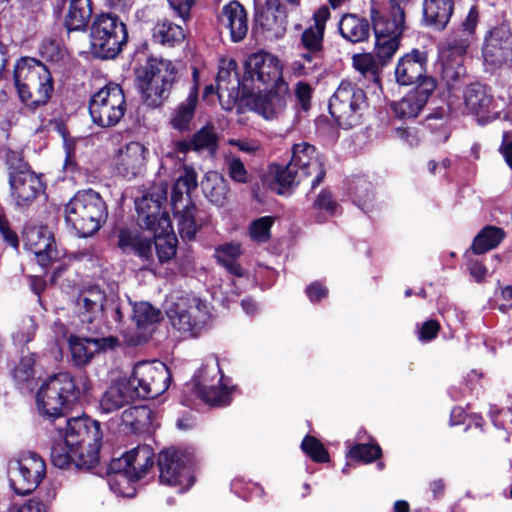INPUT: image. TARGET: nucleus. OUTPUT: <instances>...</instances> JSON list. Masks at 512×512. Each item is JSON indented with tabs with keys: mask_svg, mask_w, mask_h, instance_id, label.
<instances>
[{
	"mask_svg": "<svg viewBox=\"0 0 512 512\" xmlns=\"http://www.w3.org/2000/svg\"><path fill=\"white\" fill-rule=\"evenodd\" d=\"M106 295L98 286L83 290L76 301L80 321L89 332H97L102 320Z\"/></svg>",
	"mask_w": 512,
	"mask_h": 512,
	"instance_id": "4be33fe9",
	"label": "nucleus"
},
{
	"mask_svg": "<svg viewBox=\"0 0 512 512\" xmlns=\"http://www.w3.org/2000/svg\"><path fill=\"white\" fill-rule=\"evenodd\" d=\"M355 197L357 205L365 212H368V206L373 199L371 183L360 180L355 186Z\"/></svg>",
	"mask_w": 512,
	"mask_h": 512,
	"instance_id": "052dcab7",
	"label": "nucleus"
},
{
	"mask_svg": "<svg viewBox=\"0 0 512 512\" xmlns=\"http://www.w3.org/2000/svg\"><path fill=\"white\" fill-rule=\"evenodd\" d=\"M167 193V185L160 183L136 200L135 205L140 227H144L146 230L155 229L160 218L164 216L169 217L168 213L163 210V204L167 200Z\"/></svg>",
	"mask_w": 512,
	"mask_h": 512,
	"instance_id": "a211bd4d",
	"label": "nucleus"
},
{
	"mask_svg": "<svg viewBox=\"0 0 512 512\" xmlns=\"http://www.w3.org/2000/svg\"><path fill=\"white\" fill-rule=\"evenodd\" d=\"M148 149L140 142H129L122 147L116 158V169L128 179L140 175L146 165Z\"/></svg>",
	"mask_w": 512,
	"mask_h": 512,
	"instance_id": "cd10ccee",
	"label": "nucleus"
},
{
	"mask_svg": "<svg viewBox=\"0 0 512 512\" xmlns=\"http://www.w3.org/2000/svg\"><path fill=\"white\" fill-rule=\"evenodd\" d=\"M425 56L422 52L413 51L411 54H407L402 57L395 69L396 81L400 85H412L421 80L426 79L425 77Z\"/></svg>",
	"mask_w": 512,
	"mask_h": 512,
	"instance_id": "473e14b6",
	"label": "nucleus"
},
{
	"mask_svg": "<svg viewBox=\"0 0 512 512\" xmlns=\"http://www.w3.org/2000/svg\"><path fill=\"white\" fill-rule=\"evenodd\" d=\"M202 189L207 199L216 206H223L226 203L229 185L218 173H207L202 181Z\"/></svg>",
	"mask_w": 512,
	"mask_h": 512,
	"instance_id": "a19ab883",
	"label": "nucleus"
},
{
	"mask_svg": "<svg viewBox=\"0 0 512 512\" xmlns=\"http://www.w3.org/2000/svg\"><path fill=\"white\" fill-rule=\"evenodd\" d=\"M340 35L351 43L366 41L370 35V24L367 19L356 14H345L338 23Z\"/></svg>",
	"mask_w": 512,
	"mask_h": 512,
	"instance_id": "e433bc0d",
	"label": "nucleus"
},
{
	"mask_svg": "<svg viewBox=\"0 0 512 512\" xmlns=\"http://www.w3.org/2000/svg\"><path fill=\"white\" fill-rule=\"evenodd\" d=\"M135 398L137 397L127 378H122L105 391L100 400V409L104 413H111L122 408Z\"/></svg>",
	"mask_w": 512,
	"mask_h": 512,
	"instance_id": "c9c22d12",
	"label": "nucleus"
},
{
	"mask_svg": "<svg viewBox=\"0 0 512 512\" xmlns=\"http://www.w3.org/2000/svg\"><path fill=\"white\" fill-rule=\"evenodd\" d=\"M273 173L270 187L277 194L283 195L288 189L308 177H313L312 188L317 187L325 177L321 157L316 148L307 142L297 143L292 148V158L286 167L277 166Z\"/></svg>",
	"mask_w": 512,
	"mask_h": 512,
	"instance_id": "f257e3e1",
	"label": "nucleus"
},
{
	"mask_svg": "<svg viewBox=\"0 0 512 512\" xmlns=\"http://www.w3.org/2000/svg\"><path fill=\"white\" fill-rule=\"evenodd\" d=\"M228 144L236 146L240 151L253 155L261 150V144L253 139H229Z\"/></svg>",
	"mask_w": 512,
	"mask_h": 512,
	"instance_id": "69168bd1",
	"label": "nucleus"
},
{
	"mask_svg": "<svg viewBox=\"0 0 512 512\" xmlns=\"http://www.w3.org/2000/svg\"><path fill=\"white\" fill-rule=\"evenodd\" d=\"M382 450H347L346 465L342 472H347V467L369 464L381 457Z\"/></svg>",
	"mask_w": 512,
	"mask_h": 512,
	"instance_id": "5fc2aeb1",
	"label": "nucleus"
},
{
	"mask_svg": "<svg viewBox=\"0 0 512 512\" xmlns=\"http://www.w3.org/2000/svg\"><path fill=\"white\" fill-rule=\"evenodd\" d=\"M157 467L160 482L169 486H181L182 492L195 482L191 463L183 450H160Z\"/></svg>",
	"mask_w": 512,
	"mask_h": 512,
	"instance_id": "4468645a",
	"label": "nucleus"
},
{
	"mask_svg": "<svg viewBox=\"0 0 512 512\" xmlns=\"http://www.w3.org/2000/svg\"><path fill=\"white\" fill-rule=\"evenodd\" d=\"M220 24L227 28L233 42L242 41L248 32V18L245 8L237 1L224 5L219 15Z\"/></svg>",
	"mask_w": 512,
	"mask_h": 512,
	"instance_id": "7c9ffc66",
	"label": "nucleus"
},
{
	"mask_svg": "<svg viewBox=\"0 0 512 512\" xmlns=\"http://www.w3.org/2000/svg\"><path fill=\"white\" fill-rule=\"evenodd\" d=\"M151 422V410L147 406H132L123 411L121 425L125 432H139Z\"/></svg>",
	"mask_w": 512,
	"mask_h": 512,
	"instance_id": "37998d69",
	"label": "nucleus"
},
{
	"mask_svg": "<svg viewBox=\"0 0 512 512\" xmlns=\"http://www.w3.org/2000/svg\"><path fill=\"white\" fill-rule=\"evenodd\" d=\"M108 485L111 491L117 496L131 498L136 494L135 483L136 479L130 478L125 471L113 472L108 465Z\"/></svg>",
	"mask_w": 512,
	"mask_h": 512,
	"instance_id": "09e8293b",
	"label": "nucleus"
},
{
	"mask_svg": "<svg viewBox=\"0 0 512 512\" xmlns=\"http://www.w3.org/2000/svg\"><path fill=\"white\" fill-rule=\"evenodd\" d=\"M237 63L235 60H229L224 62L218 71L216 83H217V95L220 101H223L227 97V109L237 100L239 96L240 87L242 82L239 79L236 71Z\"/></svg>",
	"mask_w": 512,
	"mask_h": 512,
	"instance_id": "2f4dec72",
	"label": "nucleus"
},
{
	"mask_svg": "<svg viewBox=\"0 0 512 512\" xmlns=\"http://www.w3.org/2000/svg\"><path fill=\"white\" fill-rule=\"evenodd\" d=\"M435 88L436 83L433 78L424 79L416 89L391 104L395 117L403 120L416 118L425 107Z\"/></svg>",
	"mask_w": 512,
	"mask_h": 512,
	"instance_id": "5701e85b",
	"label": "nucleus"
},
{
	"mask_svg": "<svg viewBox=\"0 0 512 512\" xmlns=\"http://www.w3.org/2000/svg\"><path fill=\"white\" fill-rule=\"evenodd\" d=\"M127 380L137 398H156L168 389L171 373L160 361H143L134 366Z\"/></svg>",
	"mask_w": 512,
	"mask_h": 512,
	"instance_id": "9b49d317",
	"label": "nucleus"
},
{
	"mask_svg": "<svg viewBox=\"0 0 512 512\" xmlns=\"http://www.w3.org/2000/svg\"><path fill=\"white\" fill-rule=\"evenodd\" d=\"M366 107L364 91L349 81H342L329 101L330 114L346 129L360 123Z\"/></svg>",
	"mask_w": 512,
	"mask_h": 512,
	"instance_id": "1a4fd4ad",
	"label": "nucleus"
},
{
	"mask_svg": "<svg viewBox=\"0 0 512 512\" xmlns=\"http://www.w3.org/2000/svg\"><path fill=\"white\" fill-rule=\"evenodd\" d=\"M242 254L241 245L239 243H226L219 246L215 250V257L231 274L242 276L244 271L237 262Z\"/></svg>",
	"mask_w": 512,
	"mask_h": 512,
	"instance_id": "c03bdc74",
	"label": "nucleus"
},
{
	"mask_svg": "<svg viewBox=\"0 0 512 512\" xmlns=\"http://www.w3.org/2000/svg\"><path fill=\"white\" fill-rule=\"evenodd\" d=\"M464 103L480 124H486L498 117V111L493 106L492 96L483 85L468 86L464 92Z\"/></svg>",
	"mask_w": 512,
	"mask_h": 512,
	"instance_id": "bb28decb",
	"label": "nucleus"
},
{
	"mask_svg": "<svg viewBox=\"0 0 512 512\" xmlns=\"http://www.w3.org/2000/svg\"><path fill=\"white\" fill-rule=\"evenodd\" d=\"M25 246L36 258V261L45 267L58 258V251L54 247V237L46 228H29L24 233Z\"/></svg>",
	"mask_w": 512,
	"mask_h": 512,
	"instance_id": "a878e982",
	"label": "nucleus"
},
{
	"mask_svg": "<svg viewBox=\"0 0 512 512\" xmlns=\"http://www.w3.org/2000/svg\"><path fill=\"white\" fill-rule=\"evenodd\" d=\"M185 38L183 28L168 20L158 22L153 29V39L155 42L170 47L181 43Z\"/></svg>",
	"mask_w": 512,
	"mask_h": 512,
	"instance_id": "a18cd8bd",
	"label": "nucleus"
},
{
	"mask_svg": "<svg viewBox=\"0 0 512 512\" xmlns=\"http://www.w3.org/2000/svg\"><path fill=\"white\" fill-rule=\"evenodd\" d=\"M301 0H265L268 12L263 26L276 35L283 33L286 28V7H298Z\"/></svg>",
	"mask_w": 512,
	"mask_h": 512,
	"instance_id": "ea45409f",
	"label": "nucleus"
},
{
	"mask_svg": "<svg viewBox=\"0 0 512 512\" xmlns=\"http://www.w3.org/2000/svg\"><path fill=\"white\" fill-rule=\"evenodd\" d=\"M89 345L85 339H70L72 357L77 365H84L93 357L94 351L89 348Z\"/></svg>",
	"mask_w": 512,
	"mask_h": 512,
	"instance_id": "bf43d9fd",
	"label": "nucleus"
},
{
	"mask_svg": "<svg viewBox=\"0 0 512 512\" xmlns=\"http://www.w3.org/2000/svg\"><path fill=\"white\" fill-rule=\"evenodd\" d=\"M136 79L144 102L150 107H158L170 94L176 69L171 61L151 58L137 69Z\"/></svg>",
	"mask_w": 512,
	"mask_h": 512,
	"instance_id": "423d86ee",
	"label": "nucleus"
},
{
	"mask_svg": "<svg viewBox=\"0 0 512 512\" xmlns=\"http://www.w3.org/2000/svg\"><path fill=\"white\" fill-rule=\"evenodd\" d=\"M287 102L285 87H277V90H269L262 93L247 92L246 105L264 119L271 120L283 113Z\"/></svg>",
	"mask_w": 512,
	"mask_h": 512,
	"instance_id": "393cba45",
	"label": "nucleus"
},
{
	"mask_svg": "<svg viewBox=\"0 0 512 512\" xmlns=\"http://www.w3.org/2000/svg\"><path fill=\"white\" fill-rule=\"evenodd\" d=\"M452 12V0H423L424 20L435 29H444L450 20Z\"/></svg>",
	"mask_w": 512,
	"mask_h": 512,
	"instance_id": "58836bf2",
	"label": "nucleus"
},
{
	"mask_svg": "<svg viewBox=\"0 0 512 512\" xmlns=\"http://www.w3.org/2000/svg\"><path fill=\"white\" fill-rule=\"evenodd\" d=\"M192 149L195 151L207 150L214 153L217 149L218 137L212 125L202 127L197 133L193 135Z\"/></svg>",
	"mask_w": 512,
	"mask_h": 512,
	"instance_id": "3c124183",
	"label": "nucleus"
},
{
	"mask_svg": "<svg viewBox=\"0 0 512 512\" xmlns=\"http://www.w3.org/2000/svg\"><path fill=\"white\" fill-rule=\"evenodd\" d=\"M126 108L124 92L114 83L101 88L89 101V113L93 123L103 128L117 125L125 115Z\"/></svg>",
	"mask_w": 512,
	"mask_h": 512,
	"instance_id": "9d476101",
	"label": "nucleus"
},
{
	"mask_svg": "<svg viewBox=\"0 0 512 512\" xmlns=\"http://www.w3.org/2000/svg\"><path fill=\"white\" fill-rule=\"evenodd\" d=\"M133 321L136 324L138 333L128 342L138 345L145 342L151 334V327L160 319V311L147 302L136 303L133 307Z\"/></svg>",
	"mask_w": 512,
	"mask_h": 512,
	"instance_id": "f704fd0d",
	"label": "nucleus"
},
{
	"mask_svg": "<svg viewBox=\"0 0 512 512\" xmlns=\"http://www.w3.org/2000/svg\"><path fill=\"white\" fill-rule=\"evenodd\" d=\"M353 66L364 77L378 82L379 65L374 56L370 53L356 54L353 56Z\"/></svg>",
	"mask_w": 512,
	"mask_h": 512,
	"instance_id": "603ef678",
	"label": "nucleus"
},
{
	"mask_svg": "<svg viewBox=\"0 0 512 512\" xmlns=\"http://www.w3.org/2000/svg\"><path fill=\"white\" fill-rule=\"evenodd\" d=\"M9 183L12 197L18 206L30 205L41 191V182L33 171L11 176Z\"/></svg>",
	"mask_w": 512,
	"mask_h": 512,
	"instance_id": "72a5a7b5",
	"label": "nucleus"
},
{
	"mask_svg": "<svg viewBox=\"0 0 512 512\" xmlns=\"http://www.w3.org/2000/svg\"><path fill=\"white\" fill-rule=\"evenodd\" d=\"M66 448H102L111 445L112 441L101 429L97 420L87 415L71 417L66 420V426L59 430Z\"/></svg>",
	"mask_w": 512,
	"mask_h": 512,
	"instance_id": "f8f14e48",
	"label": "nucleus"
},
{
	"mask_svg": "<svg viewBox=\"0 0 512 512\" xmlns=\"http://www.w3.org/2000/svg\"><path fill=\"white\" fill-rule=\"evenodd\" d=\"M447 124L448 118L445 116L444 110H438L426 118V127L434 135L436 143H444L448 140L450 129Z\"/></svg>",
	"mask_w": 512,
	"mask_h": 512,
	"instance_id": "8fccbe9b",
	"label": "nucleus"
},
{
	"mask_svg": "<svg viewBox=\"0 0 512 512\" xmlns=\"http://www.w3.org/2000/svg\"><path fill=\"white\" fill-rule=\"evenodd\" d=\"M223 375L218 363L204 365L195 376L198 395L210 405L224 406L230 402V390L222 384Z\"/></svg>",
	"mask_w": 512,
	"mask_h": 512,
	"instance_id": "dca6fc26",
	"label": "nucleus"
},
{
	"mask_svg": "<svg viewBox=\"0 0 512 512\" xmlns=\"http://www.w3.org/2000/svg\"><path fill=\"white\" fill-rule=\"evenodd\" d=\"M375 38L400 39L404 28V10L395 0H386L381 9L372 8Z\"/></svg>",
	"mask_w": 512,
	"mask_h": 512,
	"instance_id": "f3484780",
	"label": "nucleus"
},
{
	"mask_svg": "<svg viewBox=\"0 0 512 512\" xmlns=\"http://www.w3.org/2000/svg\"><path fill=\"white\" fill-rule=\"evenodd\" d=\"M323 65V52L306 50L300 54V59L291 64L294 74L298 76H312Z\"/></svg>",
	"mask_w": 512,
	"mask_h": 512,
	"instance_id": "49530a36",
	"label": "nucleus"
},
{
	"mask_svg": "<svg viewBox=\"0 0 512 512\" xmlns=\"http://www.w3.org/2000/svg\"><path fill=\"white\" fill-rule=\"evenodd\" d=\"M81 391H86L85 383L80 387L77 380L67 372L49 377L37 392L39 414L49 420L62 416L65 408L78 399Z\"/></svg>",
	"mask_w": 512,
	"mask_h": 512,
	"instance_id": "39448f33",
	"label": "nucleus"
},
{
	"mask_svg": "<svg viewBox=\"0 0 512 512\" xmlns=\"http://www.w3.org/2000/svg\"><path fill=\"white\" fill-rule=\"evenodd\" d=\"M197 102L198 88L195 85L193 86L188 97L173 109L170 117V124L173 129L180 132L190 130L191 123L195 115Z\"/></svg>",
	"mask_w": 512,
	"mask_h": 512,
	"instance_id": "4c0bfd02",
	"label": "nucleus"
},
{
	"mask_svg": "<svg viewBox=\"0 0 512 512\" xmlns=\"http://www.w3.org/2000/svg\"><path fill=\"white\" fill-rule=\"evenodd\" d=\"M153 232L152 245L156 252L157 261L160 264L169 262L176 255L177 238L173 232L170 217H162L158 220V226L151 229Z\"/></svg>",
	"mask_w": 512,
	"mask_h": 512,
	"instance_id": "c85d7f7f",
	"label": "nucleus"
},
{
	"mask_svg": "<svg viewBox=\"0 0 512 512\" xmlns=\"http://www.w3.org/2000/svg\"><path fill=\"white\" fill-rule=\"evenodd\" d=\"M167 317L183 338H196L208 327L212 319L211 307L194 295L172 297L166 306Z\"/></svg>",
	"mask_w": 512,
	"mask_h": 512,
	"instance_id": "7ed1b4c3",
	"label": "nucleus"
},
{
	"mask_svg": "<svg viewBox=\"0 0 512 512\" xmlns=\"http://www.w3.org/2000/svg\"><path fill=\"white\" fill-rule=\"evenodd\" d=\"M87 344H92L96 351H105L107 349H113L119 345L118 338L114 336H108L103 338H85Z\"/></svg>",
	"mask_w": 512,
	"mask_h": 512,
	"instance_id": "338daca9",
	"label": "nucleus"
},
{
	"mask_svg": "<svg viewBox=\"0 0 512 512\" xmlns=\"http://www.w3.org/2000/svg\"><path fill=\"white\" fill-rule=\"evenodd\" d=\"M34 359L32 356L23 357L14 370V378L19 382L28 381L34 376Z\"/></svg>",
	"mask_w": 512,
	"mask_h": 512,
	"instance_id": "0e129e2a",
	"label": "nucleus"
},
{
	"mask_svg": "<svg viewBox=\"0 0 512 512\" xmlns=\"http://www.w3.org/2000/svg\"><path fill=\"white\" fill-rule=\"evenodd\" d=\"M6 163L9 169V178L18 174L20 175V172H32L28 164L23 160V156L20 152L8 151L6 154Z\"/></svg>",
	"mask_w": 512,
	"mask_h": 512,
	"instance_id": "680f3d73",
	"label": "nucleus"
},
{
	"mask_svg": "<svg viewBox=\"0 0 512 512\" xmlns=\"http://www.w3.org/2000/svg\"><path fill=\"white\" fill-rule=\"evenodd\" d=\"M154 463V450H126L120 457L110 461V470L125 471L130 478L138 481L147 475Z\"/></svg>",
	"mask_w": 512,
	"mask_h": 512,
	"instance_id": "b1692460",
	"label": "nucleus"
},
{
	"mask_svg": "<svg viewBox=\"0 0 512 512\" xmlns=\"http://www.w3.org/2000/svg\"><path fill=\"white\" fill-rule=\"evenodd\" d=\"M399 47V39L375 38V54L381 65L387 64Z\"/></svg>",
	"mask_w": 512,
	"mask_h": 512,
	"instance_id": "6e6d98bb",
	"label": "nucleus"
},
{
	"mask_svg": "<svg viewBox=\"0 0 512 512\" xmlns=\"http://www.w3.org/2000/svg\"><path fill=\"white\" fill-rule=\"evenodd\" d=\"M273 221L274 219L269 216H264L253 221L249 228L250 237L258 243L268 241Z\"/></svg>",
	"mask_w": 512,
	"mask_h": 512,
	"instance_id": "4d7b16f0",
	"label": "nucleus"
},
{
	"mask_svg": "<svg viewBox=\"0 0 512 512\" xmlns=\"http://www.w3.org/2000/svg\"><path fill=\"white\" fill-rule=\"evenodd\" d=\"M16 470L11 476V485L19 495L34 491L45 475V462L35 452L28 450L16 461Z\"/></svg>",
	"mask_w": 512,
	"mask_h": 512,
	"instance_id": "2eb2a0df",
	"label": "nucleus"
},
{
	"mask_svg": "<svg viewBox=\"0 0 512 512\" xmlns=\"http://www.w3.org/2000/svg\"><path fill=\"white\" fill-rule=\"evenodd\" d=\"M197 173L193 167L183 166L171 193V204L177 220L178 232L183 239H194L198 225L195 220L196 206L192 203L190 193L197 187Z\"/></svg>",
	"mask_w": 512,
	"mask_h": 512,
	"instance_id": "0eeeda50",
	"label": "nucleus"
},
{
	"mask_svg": "<svg viewBox=\"0 0 512 512\" xmlns=\"http://www.w3.org/2000/svg\"><path fill=\"white\" fill-rule=\"evenodd\" d=\"M100 450H51V461L60 469H92L100 462Z\"/></svg>",
	"mask_w": 512,
	"mask_h": 512,
	"instance_id": "c756f323",
	"label": "nucleus"
},
{
	"mask_svg": "<svg viewBox=\"0 0 512 512\" xmlns=\"http://www.w3.org/2000/svg\"><path fill=\"white\" fill-rule=\"evenodd\" d=\"M312 89L309 84L298 82L295 87V95L304 110L310 106Z\"/></svg>",
	"mask_w": 512,
	"mask_h": 512,
	"instance_id": "774afa93",
	"label": "nucleus"
},
{
	"mask_svg": "<svg viewBox=\"0 0 512 512\" xmlns=\"http://www.w3.org/2000/svg\"><path fill=\"white\" fill-rule=\"evenodd\" d=\"M118 247L133 254L143 263V268L152 269L155 264L152 237L140 228H122L119 231Z\"/></svg>",
	"mask_w": 512,
	"mask_h": 512,
	"instance_id": "aec40b11",
	"label": "nucleus"
},
{
	"mask_svg": "<svg viewBox=\"0 0 512 512\" xmlns=\"http://www.w3.org/2000/svg\"><path fill=\"white\" fill-rule=\"evenodd\" d=\"M249 82L253 89H261V86L284 87L282 80V68L279 60L268 53H256L251 55L245 63V74L242 81L243 93L250 89Z\"/></svg>",
	"mask_w": 512,
	"mask_h": 512,
	"instance_id": "ddd939ff",
	"label": "nucleus"
},
{
	"mask_svg": "<svg viewBox=\"0 0 512 512\" xmlns=\"http://www.w3.org/2000/svg\"><path fill=\"white\" fill-rule=\"evenodd\" d=\"M485 64L499 68L512 61V32L506 24L493 28L485 39L483 48Z\"/></svg>",
	"mask_w": 512,
	"mask_h": 512,
	"instance_id": "6ab92c4d",
	"label": "nucleus"
},
{
	"mask_svg": "<svg viewBox=\"0 0 512 512\" xmlns=\"http://www.w3.org/2000/svg\"><path fill=\"white\" fill-rule=\"evenodd\" d=\"M324 31L311 26L303 31L301 44L306 50L323 52Z\"/></svg>",
	"mask_w": 512,
	"mask_h": 512,
	"instance_id": "13d9d810",
	"label": "nucleus"
},
{
	"mask_svg": "<svg viewBox=\"0 0 512 512\" xmlns=\"http://www.w3.org/2000/svg\"><path fill=\"white\" fill-rule=\"evenodd\" d=\"M91 14L90 0H69L65 26L69 31L81 30L86 27Z\"/></svg>",
	"mask_w": 512,
	"mask_h": 512,
	"instance_id": "79ce46f5",
	"label": "nucleus"
},
{
	"mask_svg": "<svg viewBox=\"0 0 512 512\" xmlns=\"http://www.w3.org/2000/svg\"><path fill=\"white\" fill-rule=\"evenodd\" d=\"M504 238L502 229L487 226L475 237L472 249L475 254H483L495 248Z\"/></svg>",
	"mask_w": 512,
	"mask_h": 512,
	"instance_id": "de8ad7c7",
	"label": "nucleus"
},
{
	"mask_svg": "<svg viewBox=\"0 0 512 512\" xmlns=\"http://www.w3.org/2000/svg\"><path fill=\"white\" fill-rule=\"evenodd\" d=\"M126 25L112 14H101L90 28L91 53L100 59H112L127 42Z\"/></svg>",
	"mask_w": 512,
	"mask_h": 512,
	"instance_id": "6e6552de",
	"label": "nucleus"
},
{
	"mask_svg": "<svg viewBox=\"0 0 512 512\" xmlns=\"http://www.w3.org/2000/svg\"><path fill=\"white\" fill-rule=\"evenodd\" d=\"M467 46L466 41L462 40L448 43L440 50V75L448 87H453L466 74L463 62Z\"/></svg>",
	"mask_w": 512,
	"mask_h": 512,
	"instance_id": "412c9836",
	"label": "nucleus"
},
{
	"mask_svg": "<svg viewBox=\"0 0 512 512\" xmlns=\"http://www.w3.org/2000/svg\"><path fill=\"white\" fill-rule=\"evenodd\" d=\"M313 206L319 213L325 212L328 216L335 215L338 208V204L333 199L331 193L326 190L319 193Z\"/></svg>",
	"mask_w": 512,
	"mask_h": 512,
	"instance_id": "e2e57ef3",
	"label": "nucleus"
},
{
	"mask_svg": "<svg viewBox=\"0 0 512 512\" xmlns=\"http://www.w3.org/2000/svg\"><path fill=\"white\" fill-rule=\"evenodd\" d=\"M224 165L229 177L237 183H247L249 173L242 160L232 153H226L223 158Z\"/></svg>",
	"mask_w": 512,
	"mask_h": 512,
	"instance_id": "864d4df0",
	"label": "nucleus"
},
{
	"mask_svg": "<svg viewBox=\"0 0 512 512\" xmlns=\"http://www.w3.org/2000/svg\"><path fill=\"white\" fill-rule=\"evenodd\" d=\"M14 81L21 102L34 110L45 105L53 91L48 68L33 58H22L15 65Z\"/></svg>",
	"mask_w": 512,
	"mask_h": 512,
	"instance_id": "f03ea898",
	"label": "nucleus"
},
{
	"mask_svg": "<svg viewBox=\"0 0 512 512\" xmlns=\"http://www.w3.org/2000/svg\"><path fill=\"white\" fill-rule=\"evenodd\" d=\"M107 215L104 200L91 189L78 191L65 205L64 210L67 225L80 237H89L97 232Z\"/></svg>",
	"mask_w": 512,
	"mask_h": 512,
	"instance_id": "20e7f679",
	"label": "nucleus"
}]
</instances>
